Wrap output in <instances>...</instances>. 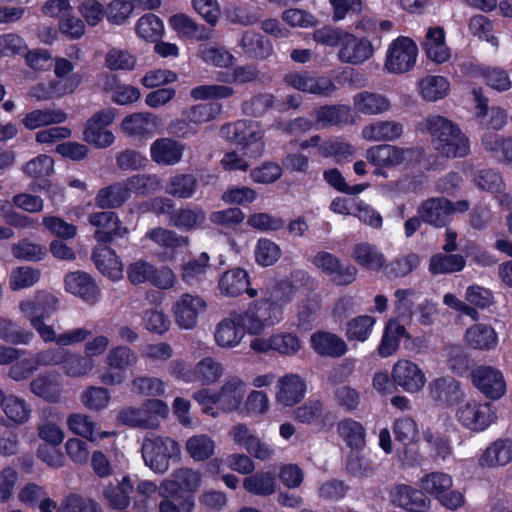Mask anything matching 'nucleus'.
I'll return each instance as SVG.
<instances>
[{"label":"nucleus","mask_w":512,"mask_h":512,"mask_svg":"<svg viewBox=\"0 0 512 512\" xmlns=\"http://www.w3.org/2000/svg\"><path fill=\"white\" fill-rule=\"evenodd\" d=\"M57 309L58 300L50 294L19 303L20 312L30 322L40 339L46 344L55 343L57 345V347L40 350L31 356L37 370L41 367L61 366L66 350L63 347L81 343L92 334L86 328H75L57 334L52 325L45 323V319H48Z\"/></svg>","instance_id":"f257e3e1"},{"label":"nucleus","mask_w":512,"mask_h":512,"mask_svg":"<svg viewBox=\"0 0 512 512\" xmlns=\"http://www.w3.org/2000/svg\"><path fill=\"white\" fill-rule=\"evenodd\" d=\"M434 148L447 158L465 157L470 151L469 140L449 119L432 115L424 120Z\"/></svg>","instance_id":"f03ea898"},{"label":"nucleus","mask_w":512,"mask_h":512,"mask_svg":"<svg viewBox=\"0 0 512 512\" xmlns=\"http://www.w3.org/2000/svg\"><path fill=\"white\" fill-rule=\"evenodd\" d=\"M239 325L250 335H260L282 319L281 307L268 299L249 304L243 313H236Z\"/></svg>","instance_id":"7ed1b4c3"},{"label":"nucleus","mask_w":512,"mask_h":512,"mask_svg":"<svg viewBox=\"0 0 512 512\" xmlns=\"http://www.w3.org/2000/svg\"><path fill=\"white\" fill-rule=\"evenodd\" d=\"M141 451L146 466L155 473L163 474L169 468V460L179 455L180 447L169 437L148 433L143 440Z\"/></svg>","instance_id":"20e7f679"},{"label":"nucleus","mask_w":512,"mask_h":512,"mask_svg":"<svg viewBox=\"0 0 512 512\" xmlns=\"http://www.w3.org/2000/svg\"><path fill=\"white\" fill-rule=\"evenodd\" d=\"M168 405L159 399L147 400L141 407H125L118 412L117 420L133 428L157 429L159 417L168 415Z\"/></svg>","instance_id":"39448f33"},{"label":"nucleus","mask_w":512,"mask_h":512,"mask_svg":"<svg viewBox=\"0 0 512 512\" xmlns=\"http://www.w3.org/2000/svg\"><path fill=\"white\" fill-rule=\"evenodd\" d=\"M138 362L137 354L127 346L112 348L105 357V363L109 370L99 375V380L104 385L116 386L125 380V370L133 367Z\"/></svg>","instance_id":"423d86ee"},{"label":"nucleus","mask_w":512,"mask_h":512,"mask_svg":"<svg viewBox=\"0 0 512 512\" xmlns=\"http://www.w3.org/2000/svg\"><path fill=\"white\" fill-rule=\"evenodd\" d=\"M283 81L287 86L295 90L320 97H330L337 90L331 78L317 76L309 71L287 73Z\"/></svg>","instance_id":"0eeeda50"},{"label":"nucleus","mask_w":512,"mask_h":512,"mask_svg":"<svg viewBox=\"0 0 512 512\" xmlns=\"http://www.w3.org/2000/svg\"><path fill=\"white\" fill-rule=\"evenodd\" d=\"M88 222L95 228L94 238L102 244H109L118 239H124L129 234V229L123 226L118 215L113 211L90 213L88 215Z\"/></svg>","instance_id":"6e6552de"},{"label":"nucleus","mask_w":512,"mask_h":512,"mask_svg":"<svg viewBox=\"0 0 512 512\" xmlns=\"http://www.w3.org/2000/svg\"><path fill=\"white\" fill-rule=\"evenodd\" d=\"M418 49L408 37H398L389 46L385 67L391 73H405L415 65Z\"/></svg>","instance_id":"1a4fd4ad"},{"label":"nucleus","mask_w":512,"mask_h":512,"mask_svg":"<svg viewBox=\"0 0 512 512\" xmlns=\"http://www.w3.org/2000/svg\"><path fill=\"white\" fill-rule=\"evenodd\" d=\"M456 418L465 428L480 432L494 422L495 413L491 404L469 400L459 405Z\"/></svg>","instance_id":"9d476101"},{"label":"nucleus","mask_w":512,"mask_h":512,"mask_svg":"<svg viewBox=\"0 0 512 512\" xmlns=\"http://www.w3.org/2000/svg\"><path fill=\"white\" fill-rule=\"evenodd\" d=\"M250 348L257 353L267 354L273 351L282 356H293L302 348V341L294 333L279 332L268 338H254L250 342Z\"/></svg>","instance_id":"9b49d317"},{"label":"nucleus","mask_w":512,"mask_h":512,"mask_svg":"<svg viewBox=\"0 0 512 512\" xmlns=\"http://www.w3.org/2000/svg\"><path fill=\"white\" fill-rule=\"evenodd\" d=\"M307 392V383L296 373H287L281 376L275 385V402L277 405L288 408L300 403Z\"/></svg>","instance_id":"f8f14e48"},{"label":"nucleus","mask_w":512,"mask_h":512,"mask_svg":"<svg viewBox=\"0 0 512 512\" xmlns=\"http://www.w3.org/2000/svg\"><path fill=\"white\" fill-rule=\"evenodd\" d=\"M206 307L205 300L199 295L182 294L172 307L175 323L181 329H193L197 325L198 316L205 312Z\"/></svg>","instance_id":"ddd939ff"},{"label":"nucleus","mask_w":512,"mask_h":512,"mask_svg":"<svg viewBox=\"0 0 512 512\" xmlns=\"http://www.w3.org/2000/svg\"><path fill=\"white\" fill-rule=\"evenodd\" d=\"M474 386L486 397L497 400L506 391V383L500 370L491 366H478L471 372Z\"/></svg>","instance_id":"4468645a"},{"label":"nucleus","mask_w":512,"mask_h":512,"mask_svg":"<svg viewBox=\"0 0 512 512\" xmlns=\"http://www.w3.org/2000/svg\"><path fill=\"white\" fill-rule=\"evenodd\" d=\"M391 377L394 384L409 393L420 391L426 383L423 370L416 363L407 359L398 360L394 364Z\"/></svg>","instance_id":"2eb2a0df"},{"label":"nucleus","mask_w":512,"mask_h":512,"mask_svg":"<svg viewBox=\"0 0 512 512\" xmlns=\"http://www.w3.org/2000/svg\"><path fill=\"white\" fill-rule=\"evenodd\" d=\"M373 55V46L365 38H357L352 34H343L338 59L342 63L362 64Z\"/></svg>","instance_id":"dca6fc26"},{"label":"nucleus","mask_w":512,"mask_h":512,"mask_svg":"<svg viewBox=\"0 0 512 512\" xmlns=\"http://www.w3.org/2000/svg\"><path fill=\"white\" fill-rule=\"evenodd\" d=\"M412 153L411 149L381 144L366 151V159L377 167L395 168L403 164Z\"/></svg>","instance_id":"f3484780"},{"label":"nucleus","mask_w":512,"mask_h":512,"mask_svg":"<svg viewBox=\"0 0 512 512\" xmlns=\"http://www.w3.org/2000/svg\"><path fill=\"white\" fill-rule=\"evenodd\" d=\"M249 275L242 268H233L225 271L218 282V288L222 295L227 297H236L246 292L250 298L258 295L254 288H249Z\"/></svg>","instance_id":"a211bd4d"},{"label":"nucleus","mask_w":512,"mask_h":512,"mask_svg":"<svg viewBox=\"0 0 512 512\" xmlns=\"http://www.w3.org/2000/svg\"><path fill=\"white\" fill-rule=\"evenodd\" d=\"M417 213L424 222L435 227H443L453 213V204L444 197L429 198L420 204Z\"/></svg>","instance_id":"6ab92c4d"},{"label":"nucleus","mask_w":512,"mask_h":512,"mask_svg":"<svg viewBox=\"0 0 512 512\" xmlns=\"http://www.w3.org/2000/svg\"><path fill=\"white\" fill-rule=\"evenodd\" d=\"M29 390L46 402L58 403L62 397L60 375L55 371L40 373L30 382Z\"/></svg>","instance_id":"aec40b11"},{"label":"nucleus","mask_w":512,"mask_h":512,"mask_svg":"<svg viewBox=\"0 0 512 512\" xmlns=\"http://www.w3.org/2000/svg\"><path fill=\"white\" fill-rule=\"evenodd\" d=\"M246 394V383L238 376H228L217 391L218 407L225 412L237 410Z\"/></svg>","instance_id":"412c9836"},{"label":"nucleus","mask_w":512,"mask_h":512,"mask_svg":"<svg viewBox=\"0 0 512 512\" xmlns=\"http://www.w3.org/2000/svg\"><path fill=\"white\" fill-rule=\"evenodd\" d=\"M201 482L202 475L199 471L181 467L173 471L170 478L162 482L160 489L169 494H175L178 490L194 493L201 486Z\"/></svg>","instance_id":"4be33fe9"},{"label":"nucleus","mask_w":512,"mask_h":512,"mask_svg":"<svg viewBox=\"0 0 512 512\" xmlns=\"http://www.w3.org/2000/svg\"><path fill=\"white\" fill-rule=\"evenodd\" d=\"M243 54L253 60H266L273 54L271 41L255 30H246L238 40Z\"/></svg>","instance_id":"5701e85b"},{"label":"nucleus","mask_w":512,"mask_h":512,"mask_svg":"<svg viewBox=\"0 0 512 512\" xmlns=\"http://www.w3.org/2000/svg\"><path fill=\"white\" fill-rule=\"evenodd\" d=\"M392 502L410 512H425L430 504L429 498L420 490L408 485H397L391 492Z\"/></svg>","instance_id":"b1692460"},{"label":"nucleus","mask_w":512,"mask_h":512,"mask_svg":"<svg viewBox=\"0 0 512 512\" xmlns=\"http://www.w3.org/2000/svg\"><path fill=\"white\" fill-rule=\"evenodd\" d=\"M184 145L171 138H159L150 146L151 159L162 166L177 164L183 155Z\"/></svg>","instance_id":"393cba45"},{"label":"nucleus","mask_w":512,"mask_h":512,"mask_svg":"<svg viewBox=\"0 0 512 512\" xmlns=\"http://www.w3.org/2000/svg\"><path fill=\"white\" fill-rule=\"evenodd\" d=\"M64 281L67 292L92 304L97 301L99 289L89 274L81 271L71 272L66 275Z\"/></svg>","instance_id":"a878e982"},{"label":"nucleus","mask_w":512,"mask_h":512,"mask_svg":"<svg viewBox=\"0 0 512 512\" xmlns=\"http://www.w3.org/2000/svg\"><path fill=\"white\" fill-rule=\"evenodd\" d=\"M221 134L238 144L249 145L260 141L263 131L258 122L239 120L222 127Z\"/></svg>","instance_id":"bb28decb"},{"label":"nucleus","mask_w":512,"mask_h":512,"mask_svg":"<svg viewBox=\"0 0 512 512\" xmlns=\"http://www.w3.org/2000/svg\"><path fill=\"white\" fill-rule=\"evenodd\" d=\"M311 346L317 354L330 358H339L348 350L346 342L340 336L327 331L313 333Z\"/></svg>","instance_id":"cd10ccee"},{"label":"nucleus","mask_w":512,"mask_h":512,"mask_svg":"<svg viewBox=\"0 0 512 512\" xmlns=\"http://www.w3.org/2000/svg\"><path fill=\"white\" fill-rule=\"evenodd\" d=\"M351 258L362 268L379 272L383 270L386 262L381 250L368 242H359L353 245Z\"/></svg>","instance_id":"c85d7f7f"},{"label":"nucleus","mask_w":512,"mask_h":512,"mask_svg":"<svg viewBox=\"0 0 512 512\" xmlns=\"http://www.w3.org/2000/svg\"><path fill=\"white\" fill-rule=\"evenodd\" d=\"M353 105L357 112L374 116L388 112L391 109L390 99L381 93L362 91L353 96Z\"/></svg>","instance_id":"c756f323"},{"label":"nucleus","mask_w":512,"mask_h":512,"mask_svg":"<svg viewBox=\"0 0 512 512\" xmlns=\"http://www.w3.org/2000/svg\"><path fill=\"white\" fill-rule=\"evenodd\" d=\"M92 260L97 269L106 277L116 280L122 277L123 266L118 256L106 244L98 245L92 253Z\"/></svg>","instance_id":"7c9ffc66"},{"label":"nucleus","mask_w":512,"mask_h":512,"mask_svg":"<svg viewBox=\"0 0 512 512\" xmlns=\"http://www.w3.org/2000/svg\"><path fill=\"white\" fill-rule=\"evenodd\" d=\"M403 133V125L394 120H378L363 127L362 137L372 142L394 141Z\"/></svg>","instance_id":"2f4dec72"},{"label":"nucleus","mask_w":512,"mask_h":512,"mask_svg":"<svg viewBox=\"0 0 512 512\" xmlns=\"http://www.w3.org/2000/svg\"><path fill=\"white\" fill-rule=\"evenodd\" d=\"M512 461V439H498L488 446L479 458L483 468L505 466Z\"/></svg>","instance_id":"473e14b6"},{"label":"nucleus","mask_w":512,"mask_h":512,"mask_svg":"<svg viewBox=\"0 0 512 512\" xmlns=\"http://www.w3.org/2000/svg\"><path fill=\"white\" fill-rule=\"evenodd\" d=\"M430 396L438 402L453 405L463 396L460 384L452 377H441L429 384Z\"/></svg>","instance_id":"72a5a7b5"},{"label":"nucleus","mask_w":512,"mask_h":512,"mask_svg":"<svg viewBox=\"0 0 512 512\" xmlns=\"http://www.w3.org/2000/svg\"><path fill=\"white\" fill-rule=\"evenodd\" d=\"M159 125V118L148 112L133 113L126 116L121 124L122 130L129 136L152 134Z\"/></svg>","instance_id":"f704fd0d"},{"label":"nucleus","mask_w":512,"mask_h":512,"mask_svg":"<svg viewBox=\"0 0 512 512\" xmlns=\"http://www.w3.org/2000/svg\"><path fill=\"white\" fill-rule=\"evenodd\" d=\"M244 332L245 330L239 325L236 313H234L217 324L214 337L218 346L232 348L241 342Z\"/></svg>","instance_id":"c9c22d12"},{"label":"nucleus","mask_w":512,"mask_h":512,"mask_svg":"<svg viewBox=\"0 0 512 512\" xmlns=\"http://www.w3.org/2000/svg\"><path fill=\"white\" fill-rule=\"evenodd\" d=\"M467 344L479 350H492L497 346L498 336L495 329L486 324H476L466 330Z\"/></svg>","instance_id":"e433bc0d"},{"label":"nucleus","mask_w":512,"mask_h":512,"mask_svg":"<svg viewBox=\"0 0 512 512\" xmlns=\"http://www.w3.org/2000/svg\"><path fill=\"white\" fill-rule=\"evenodd\" d=\"M423 47L427 57L436 63H443L450 56L445 44L444 31L440 27H431L427 30Z\"/></svg>","instance_id":"4c0bfd02"},{"label":"nucleus","mask_w":512,"mask_h":512,"mask_svg":"<svg viewBox=\"0 0 512 512\" xmlns=\"http://www.w3.org/2000/svg\"><path fill=\"white\" fill-rule=\"evenodd\" d=\"M129 198L124 182H116L100 189L95 196V205L101 209H115Z\"/></svg>","instance_id":"58836bf2"},{"label":"nucleus","mask_w":512,"mask_h":512,"mask_svg":"<svg viewBox=\"0 0 512 512\" xmlns=\"http://www.w3.org/2000/svg\"><path fill=\"white\" fill-rule=\"evenodd\" d=\"M243 488L256 496H270L276 492V476L269 471L257 472L243 480Z\"/></svg>","instance_id":"ea45409f"},{"label":"nucleus","mask_w":512,"mask_h":512,"mask_svg":"<svg viewBox=\"0 0 512 512\" xmlns=\"http://www.w3.org/2000/svg\"><path fill=\"white\" fill-rule=\"evenodd\" d=\"M67 114L62 109H36L25 115L22 124L29 130L65 122Z\"/></svg>","instance_id":"a19ab883"},{"label":"nucleus","mask_w":512,"mask_h":512,"mask_svg":"<svg viewBox=\"0 0 512 512\" xmlns=\"http://www.w3.org/2000/svg\"><path fill=\"white\" fill-rule=\"evenodd\" d=\"M407 336L406 328L395 320H389L385 326L377 352L381 357L393 355L399 348L400 339Z\"/></svg>","instance_id":"79ce46f5"},{"label":"nucleus","mask_w":512,"mask_h":512,"mask_svg":"<svg viewBox=\"0 0 512 512\" xmlns=\"http://www.w3.org/2000/svg\"><path fill=\"white\" fill-rule=\"evenodd\" d=\"M312 115L320 127L338 126L347 122L350 108L346 105H324L314 109Z\"/></svg>","instance_id":"37998d69"},{"label":"nucleus","mask_w":512,"mask_h":512,"mask_svg":"<svg viewBox=\"0 0 512 512\" xmlns=\"http://www.w3.org/2000/svg\"><path fill=\"white\" fill-rule=\"evenodd\" d=\"M224 368L220 361L213 357L201 359L193 368L194 382L202 385H212L216 383L223 375Z\"/></svg>","instance_id":"c03bdc74"},{"label":"nucleus","mask_w":512,"mask_h":512,"mask_svg":"<svg viewBox=\"0 0 512 512\" xmlns=\"http://www.w3.org/2000/svg\"><path fill=\"white\" fill-rule=\"evenodd\" d=\"M5 416L17 426L27 423L32 414V409L27 401L16 395L5 396L2 404Z\"/></svg>","instance_id":"a18cd8bd"},{"label":"nucleus","mask_w":512,"mask_h":512,"mask_svg":"<svg viewBox=\"0 0 512 512\" xmlns=\"http://www.w3.org/2000/svg\"><path fill=\"white\" fill-rule=\"evenodd\" d=\"M94 366V360L88 358L86 355L83 356L67 349L65 350L61 368L66 376L72 378L85 377L90 374Z\"/></svg>","instance_id":"49530a36"},{"label":"nucleus","mask_w":512,"mask_h":512,"mask_svg":"<svg viewBox=\"0 0 512 512\" xmlns=\"http://www.w3.org/2000/svg\"><path fill=\"white\" fill-rule=\"evenodd\" d=\"M133 491L131 479L124 476L117 485H109L103 490V497L113 509H124L130 503V494Z\"/></svg>","instance_id":"de8ad7c7"},{"label":"nucleus","mask_w":512,"mask_h":512,"mask_svg":"<svg viewBox=\"0 0 512 512\" xmlns=\"http://www.w3.org/2000/svg\"><path fill=\"white\" fill-rule=\"evenodd\" d=\"M198 188V180L193 174H177L172 176L165 187V192L175 198L189 199Z\"/></svg>","instance_id":"09e8293b"},{"label":"nucleus","mask_w":512,"mask_h":512,"mask_svg":"<svg viewBox=\"0 0 512 512\" xmlns=\"http://www.w3.org/2000/svg\"><path fill=\"white\" fill-rule=\"evenodd\" d=\"M482 145L493 157L512 165V137L502 138L494 133H486L482 138Z\"/></svg>","instance_id":"8fccbe9b"},{"label":"nucleus","mask_w":512,"mask_h":512,"mask_svg":"<svg viewBox=\"0 0 512 512\" xmlns=\"http://www.w3.org/2000/svg\"><path fill=\"white\" fill-rule=\"evenodd\" d=\"M205 220V211L199 206H194L181 208L174 212L171 216L170 222L178 229L189 231L201 226Z\"/></svg>","instance_id":"3c124183"},{"label":"nucleus","mask_w":512,"mask_h":512,"mask_svg":"<svg viewBox=\"0 0 512 512\" xmlns=\"http://www.w3.org/2000/svg\"><path fill=\"white\" fill-rule=\"evenodd\" d=\"M465 258L460 254L438 253L430 258L429 271L432 274H451L465 267Z\"/></svg>","instance_id":"603ef678"},{"label":"nucleus","mask_w":512,"mask_h":512,"mask_svg":"<svg viewBox=\"0 0 512 512\" xmlns=\"http://www.w3.org/2000/svg\"><path fill=\"white\" fill-rule=\"evenodd\" d=\"M421 259L416 253H409L398 257L388 264H384L383 273L388 279L404 277L414 271L420 264Z\"/></svg>","instance_id":"864d4df0"},{"label":"nucleus","mask_w":512,"mask_h":512,"mask_svg":"<svg viewBox=\"0 0 512 512\" xmlns=\"http://www.w3.org/2000/svg\"><path fill=\"white\" fill-rule=\"evenodd\" d=\"M376 319L370 315H360L346 323L345 336L349 341L365 342L370 337Z\"/></svg>","instance_id":"5fc2aeb1"},{"label":"nucleus","mask_w":512,"mask_h":512,"mask_svg":"<svg viewBox=\"0 0 512 512\" xmlns=\"http://www.w3.org/2000/svg\"><path fill=\"white\" fill-rule=\"evenodd\" d=\"M220 111L221 106L217 103H201L185 108L181 116L187 117L198 129L200 125L214 120Z\"/></svg>","instance_id":"6e6d98bb"},{"label":"nucleus","mask_w":512,"mask_h":512,"mask_svg":"<svg viewBox=\"0 0 512 512\" xmlns=\"http://www.w3.org/2000/svg\"><path fill=\"white\" fill-rule=\"evenodd\" d=\"M0 338L14 345H28L34 339V333L18 326L10 319L0 317Z\"/></svg>","instance_id":"4d7b16f0"},{"label":"nucleus","mask_w":512,"mask_h":512,"mask_svg":"<svg viewBox=\"0 0 512 512\" xmlns=\"http://www.w3.org/2000/svg\"><path fill=\"white\" fill-rule=\"evenodd\" d=\"M338 433L342 439L353 449H360L365 444V429L362 424L351 418L338 423Z\"/></svg>","instance_id":"13d9d810"},{"label":"nucleus","mask_w":512,"mask_h":512,"mask_svg":"<svg viewBox=\"0 0 512 512\" xmlns=\"http://www.w3.org/2000/svg\"><path fill=\"white\" fill-rule=\"evenodd\" d=\"M198 56L207 64L216 67H229L235 62V57L222 46L202 44L198 49Z\"/></svg>","instance_id":"bf43d9fd"},{"label":"nucleus","mask_w":512,"mask_h":512,"mask_svg":"<svg viewBox=\"0 0 512 512\" xmlns=\"http://www.w3.org/2000/svg\"><path fill=\"white\" fill-rule=\"evenodd\" d=\"M145 238L155 244L170 250L184 247L188 244V238L177 234L173 230L157 227L146 232Z\"/></svg>","instance_id":"052dcab7"},{"label":"nucleus","mask_w":512,"mask_h":512,"mask_svg":"<svg viewBox=\"0 0 512 512\" xmlns=\"http://www.w3.org/2000/svg\"><path fill=\"white\" fill-rule=\"evenodd\" d=\"M186 450L194 461L201 462L214 454L215 443L205 434L194 435L186 441Z\"/></svg>","instance_id":"680f3d73"},{"label":"nucleus","mask_w":512,"mask_h":512,"mask_svg":"<svg viewBox=\"0 0 512 512\" xmlns=\"http://www.w3.org/2000/svg\"><path fill=\"white\" fill-rule=\"evenodd\" d=\"M280 246L268 238H260L254 249L255 261L262 267L274 265L281 257Z\"/></svg>","instance_id":"e2e57ef3"},{"label":"nucleus","mask_w":512,"mask_h":512,"mask_svg":"<svg viewBox=\"0 0 512 512\" xmlns=\"http://www.w3.org/2000/svg\"><path fill=\"white\" fill-rule=\"evenodd\" d=\"M68 429L75 435L85 438L91 442H95V426L96 423L86 414L73 413L66 420Z\"/></svg>","instance_id":"0e129e2a"},{"label":"nucleus","mask_w":512,"mask_h":512,"mask_svg":"<svg viewBox=\"0 0 512 512\" xmlns=\"http://www.w3.org/2000/svg\"><path fill=\"white\" fill-rule=\"evenodd\" d=\"M15 258L28 261H41L46 256V248L42 244L34 243L28 239H22L11 246Z\"/></svg>","instance_id":"69168bd1"},{"label":"nucleus","mask_w":512,"mask_h":512,"mask_svg":"<svg viewBox=\"0 0 512 512\" xmlns=\"http://www.w3.org/2000/svg\"><path fill=\"white\" fill-rule=\"evenodd\" d=\"M422 97L427 101H437L446 96L448 81L442 76H427L419 83Z\"/></svg>","instance_id":"338daca9"},{"label":"nucleus","mask_w":512,"mask_h":512,"mask_svg":"<svg viewBox=\"0 0 512 512\" xmlns=\"http://www.w3.org/2000/svg\"><path fill=\"white\" fill-rule=\"evenodd\" d=\"M56 512H103V510L93 499L72 493L65 497Z\"/></svg>","instance_id":"774afa93"}]
</instances>
